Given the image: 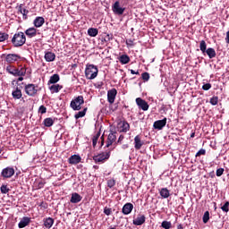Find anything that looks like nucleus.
Returning a JSON list of instances; mask_svg holds the SVG:
<instances>
[{
  "label": "nucleus",
  "instance_id": "f257e3e1",
  "mask_svg": "<svg viewBox=\"0 0 229 229\" xmlns=\"http://www.w3.org/2000/svg\"><path fill=\"white\" fill-rule=\"evenodd\" d=\"M11 42L13 47H22L26 44V35L22 31L16 32L13 36Z\"/></svg>",
  "mask_w": 229,
  "mask_h": 229
},
{
  "label": "nucleus",
  "instance_id": "f03ea898",
  "mask_svg": "<svg viewBox=\"0 0 229 229\" xmlns=\"http://www.w3.org/2000/svg\"><path fill=\"white\" fill-rule=\"evenodd\" d=\"M5 71L17 78V76H26V67L17 68L15 66L9 65L5 68Z\"/></svg>",
  "mask_w": 229,
  "mask_h": 229
},
{
  "label": "nucleus",
  "instance_id": "7ed1b4c3",
  "mask_svg": "<svg viewBox=\"0 0 229 229\" xmlns=\"http://www.w3.org/2000/svg\"><path fill=\"white\" fill-rule=\"evenodd\" d=\"M98 72H99L98 66L94 64H88L86 66L85 76L87 80H95V78H98Z\"/></svg>",
  "mask_w": 229,
  "mask_h": 229
},
{
  "label": "nucleus",
  "instance_id": "20e7f679",
  "mask_svg": "<svg viewBox=\"0 0 229 229\" xmlns=\"http://www.w3.org/2000/svg\"><path fill=\"white\" fill-rule=\"evenodd\" d=\"M25 94L30 98H35L38 93V90H42V88H38V85L33 83L25 84L24 86Z\"/></svg>",
  "mask_w": 229,
  "mask_h": 229
},
{
  "label": "nucleus",
  "instance_id": "39448f33",
  "mask_svg": "<svg viewBox=\"0 0 229 229\" xmlns=\"http://www.w3.org/2000/svg\"><path fill=\"white\" fill-rule=\"evenodd\" d=\"M110 158V151L109 152H102L100 154L93 156V160L95 164H105L106 160Z\"/></svg>",
  "mask_w": 229,
  "mask_h": 229
},
{
  "label": "nucleus",
  "instance_id": "423d86ee",
  "mask_svg": "<svg viewBox=\"0 0 229 229\" xmlns=\"http://www.w3.org/2000/svg\"><path fill=\"white\" fill-rule=\"evenodd\" d=\"M85 103V100L83 99V96H78L74 99L71 101L70 106L72 108V110H80L81 108V105Z\"/></svg>",
  "mask_w": 229,
  "mask_h": 229
},
{
  "label": "nucleus",
  "instance_id": "0eeeda50",
  "mask_svg": "<svg viewBox=\"0 0 229 229\" xmlns=\"http://www.w3.org/2000/svg\"><path fill=\"white\" fill-rule=\"evenodd\" d=\"M117 130L119 133H127V131H130V123H128L126 120L120 121L118 123Z\"/></svg>",
  "mask_w": 229,
  "mask_h": 229
},
{
  "label": "nucleus",
  "instance_id": "6e6552de",
  "mask_svg": "<svg viewBox=\"0 0 229 229\" xmlns=\"http://www.w3.org/2000/svg\"><path fill=\"white\" fill-rule=\"evenodd\" d=\"M13 174H15V169L12 166H7L4 168L1 172V176L4 177V179L12 178Z\"/></svg>",
  "mask_w": 229,
  "mask_h": 229
},
{
  "label": "nucleus",
  "instance_id": "1a4fd4ad",
  "mask_svg": "<svg viewBox=\"0 0 229 229\" xmlns=\"http://www.w3.org/2000/svg\"><path fill=\"white\" fill-rule=\"evenodd\" d=\"M126 9L124 7H121V4L119 1H116L113 5H112V11L114 13V15H123L124 13V11Z\"/></svg>",
  "mask_w": 229,
  "mask_h": 229
},
{
  "label": "nucleus",
  "instance_id": "9d476101",
  "mask_svg": "<svg viewBox=\"0 0 229 229\" xmlns=\"http://www.w3.org/2000/svg\"><path fill=\"white\" fill-rule=\"evenodd\" d=\"M136 104L139 108L143 110V112H148V110H149V104H148L147 101L142 99L141 98H136Z\"/></svg>",
  "mask_w": 229,
  "mask_h": 229
},
{
  "label": "nucleus",
  "instance_id": "9b49d317",
  "mask_svg": "<svg viewBox=\"0 0 229 229\" xmlns=\"http://www.w3.org/2000/svg\"><path fill=\"white\" fill-rule=\"evenodd\" d=\"M117 97V89L113 88L107 91V101L110 105H114L115 103V98Z\"/></svg>",
  "mask_w": 229,
  "mask_h": 229
},
{
  "label": "nucleus",
  "instance_id": "f8f14e48",
  "mask_svg": "<svg viewBox=\"0 0 229 229\" xmlns=\"http://www.w3.org/2000/svg\"><path fill=\"white\" fill-rule=\"evenodd\" d=\"M166 124H167V118H164L163 120H157L154 122L153 128L154 130H164Z\"/></svg>",
  "mask_w": 229,
  "mask_h": 229
},
{
  "label": "nucleus",
  "instance_id": "ddd939ff",
  "mask_svg": "<svg viewBox=\"0 0 229 229\" xmlns=\"http://www.w3.org/2000/svg\"><path fill=\"white\" fill-rule=\"evenodd\" d=\"M21 55L17 54H7L6 62L7 64H15V62H19L21 60Z\"/></svg>",
  "mask_w": 229,
  "mask_h": 229
},
{
  "label": "nucleus",
  "instance_id": "4468645a",
  "mask_svg": "<svg viewBox=\"0 0 229 229\" xmlns=\"http://www.w3.org/2000/svg\"><path fill=\"white\" fill-rule=\"evenodd\" d=\"M144 223H146V216L144 215H138V216L132 221V225L135 226H142Z\"/></svg>",
  "mask_w": 229,
  "mask_h": 229
},
{
  "label": "nucleus",
  "instance_id": "2eb2a0df",
  "mask_svg": "<svg viewBox=\"0 0 229 229\" xmlns=\"http://www.w3.org/2000/svg\"><path fill=\"white\" fill-rule=\"evenodd\" d=\"M142 146H144V140H142V136L138 134L134 137V148L139 150Z\"/></svg>",
  "mask_w": 229,
  "mask_h": 229
},
{
  "label": "nucleus",
  "instance_id": "dca6fc26",
  "mask_svg": "<svg viewBox=\"0 0 229 229\" xmlns=\"http://www.w3.org/2000/svg\"><path fill=\"white\" fill-rule=\"evenodd\" d=\"M81 162V157L80 155H72L68 158V163L71 164V165H77V164H80Z\"/></svg>",
  "mask_w": 229,
  "mask_h": 229
},
{
  "label": "nucleus",
  "instance_id": "f3484780",
  "mask_svg": "<svg viewBox=\"0 0 229 229\" xmlns=\"http://www.w3.org/2000/svg\"><path fill=\"white\" fill-rule=\"evenodd\" d=\"M115 133H117L116 131H111L107 137V141H106V148H108L109 146H112V144H114L115 142V140H117V136H115Z\"/></svg>",
  "mask_w": 229,
  "mask_h": 229
},
{
  "label": "nucleus",
  "instance_id": "a211bd4d",
  "mask_svg": "<svg viewBox=\"0 0 229 229\" xmlns=\"http://www.w3.org/2000/svg\"><path fill=\"white\" fill-rule=\"evenodd\" d=\"M133 210V204L128 202L126 203L123 208L122 212L124 216H128V214H131V211Z\"/></svg>",
  "mask_w": 229,
  "mask_h": 229
},
{
  "label": "nucleus",
  "instance_id": "6ab92c4d",
  "mask_svg": "<svg viewBox=\"0 0 229 229\" xmlns=\"http://www.w3.org/2000/svg\"><path fill=\"white\" fill-rule=\"evenodd\" d=\"M46 22V20L42 16H38L33 21V24L35 28H42L44 26V23Z\"/></svg>",
  "mask_w": 229,
  "mask_h": 229
},
{
  "label": "nucleus",
  "instance_id": "aec40b11",
  "mask_svg": "<svg viewBox=\"0 0 229 229\" xmlns=\"http://www.w3.org/2000/svg\"><path fill=\"white\" fill-rule=\"evenodd\" d=\"M22 6V4L19 5L18 13H21L23 21H28V13H30V11L28 9H23Z\"/></svg>",
  "mask_w": 229,
  "mask_h": 229
},
{
  "label": "nucleus",
  "instance_id": "412c9836",
  "mask_svg": "<svg viewBox=\"0 0 229 229\" xmlns=\"http://www.w3.org/2000/svg\"><path fill=\"white\" fill-rule=\"evenodd\" d=\"M25 35L28 38H33L37 35V29L35 27H30L25 30Z\"/></svg>",
  "mask_w": 229,
  "mask_h": 229
},
{
  "label": "nucleus",
  "instance_id": "4be33fe9",
  "mask_svg": "<svg viewBox=\"0 0 229 229\" xmlns=\"http://www.w3.org/2000/svg\"><path fill=\"white\" fill-rule=\"evenodd\" d=\"M81 199H83V197H81V195H80V193L73 192V193H72L70 201L73 204H76V203H80V201H81Z\"/></svg>",
  "mask_w": 229,
  "mask_h": 229
},
{
  "label": "nucleus",
  "instance_id": "5701e85b",
  "mask_svg": "<svg viewBox=\"0 0 229 229\" xmlns=\"http://www.w3.org/2000/svg\"><path fill=\"white\" fill-rule=\"evenodd\" d=\"M30 223H31V218L28 216H24L18 224V226L19 228H26V226H28Z\"/></svg>",
  "mask_w": 229,
  "mask_h": 229
},
{
  "label": "nucleus",
  "instance_id": "b1692460",
  "mask_svg": "<svg viewBox=\"0 0 229 229\" xmlns=\"http://www.w3.org/2000/svg\"><path fill=\"white\" fill-rule=\"evenodd\" d=\"M64 89V86L60 84H53L52 86L49 87V90L51 91V94H58L60 90Z\"/></svg>",
  "mask_w": 229,
  "mask_h": 229
},
{
  "label": "nucleus",
  "instance_id": "393cba45",
  "mask_svg": "<svg viewBox=\"0 0 229 229\" xmlns=\"http://www.w3.org/2000/svg\"><path fill=\"white\" fill-rule=\"evenodd\" d=\"M57 121L56 118H51V117H48V118H46L44 121H43V124L44 126H46L47 128H51V126H53L55 124V122Z\"/></svg>",
  "mask_w": 229,
  "mask_h": 229
},
{
  "label": "nucleus",
  "instance_id": "a878e982",
  "mask_svg": "<svg viewBox=\"0 0 229 229\" xmlns=\"http://www.w3.org/2000/svg\"><path fill=\"white\" fill-rule=\"evenodd\" d=\"M12 96L13 99H21L22 98V91L21 89H19V87H17L15 90L12 92Z\"/></svg>",
  "mask_w": 229,
  "mask_h": 229
},
{
  "label": "nucleus",
  "instance_id": "bb28decb",
  "mask_svg": "<svg viewBox=\"0 0 229 229\" xmlns=\"http://www.w3.org/2000/svg\"><path fill=\"white\" fill-rule=\"evenodd\" d=\"M55 59H56V55H55V53H53V52H47L45 54V60H46V62H55Z\"/></svg>",
  "mask_w": 229,
  "mask_h": 229
},
{
  "label": "nucleus",
  "instance_id": "cd10ccee",
  "mask_svg": "<svg viewBox=\"0 0 229 229\" xmlns=\"http://www.w3.org/2000/svg\"><path fill=\"white\" fill-rule=\"evenodd\" d=\"M58 81H60V75H58V73L53 74L49 81H48V85H54L58 83Z\"/></svg>",
  "mask_w": 229,
  "mask_h": 229
},
{
  "label": "nucleus",
  "instance_id": "c85d7f7f",
  "mask_svg": "<svg viewBox=\"0 0 229 229\" xmlns=\"http://www.w3.org/2000/svg\"><path fill=\"white\" fill-rule=\"evenodd\" d=\"M118 60L122 64V65H126V64H130V56L128 55H122L118 58Z\"/></svg>",
  "mask_w": 229,
  "mask_h": 229
},
{
  "label": "nucleus",
  "instance_id": "c756f323",
  "mask_svg": "<svg viewBox=\"0 0 229 229\" xmlns=\"http://www.w3.org/2000/svg\"><path fill=\"white\" fill-rule=\"evenodd\" d=\"M205 55H208V58H210V59L216 58V49H214L212 47H208L207 49V51L205 52Z\"/></svg>",
  "mask_w": 229,
  "mask_h": 229
},
{
  "label": "nucleus",
  "instance_id": "7c9ffc66",
  "mask_svg": "<svg viewBox=\"0 0 229 229\" xmlns=\"http://www.w3.org/2000/svg\"><path fill=\"white\" fill-rule=\"evenodd\" d=\"M44 185H46V182H44V180H37L34 182V187L37 191L44 189Z\"/></svg>",
  "mask_w": 229,
  "mask_h": 229
},
{
  "label": "nucleus",
  "instance_id": "2f4dec72",
  "mask_svg": "<svg viewBox=\"0 0 229 229\" xmlns=\"http://www.w3.org/2000/svg\"><path fill=\"white\" fill-rule=\"evenodd\" d=\"M159 194L162 198H164L165 199L169 198V196H171V194L169 193V190L167 188H162L159 191Z\"/></svg>",
  "mask_w": 229,
  "mask_h": 229
},
{
  "label": "nucleus",
  "instance_id": "473e14b6",
  "mask_svg": "<svg viewBox=\"0 0 229 229\" xmlns=\"http://www.w3.org/2000/svg\"><path fill=\"white\" fill-rule=\"evenodd\" d=\"M101 137V131H98L92 138V146L93 148H96L98 145V140H99V138Z\"/></svg>",
  "mask_w": 229,
  "mask_h": 229
},
{
  "label": "nucleus",
  "instance_id": "72a5a7b5",
  "mask_svg": "<svg viewBox=\"0 0 229 229\" xmlns=\"http://www.w3.org/2000/svg\"><path fill=\"white\" fill-rule=\"evenodd\" d=\"M54 224H55V219L51 217H47L44 220V226H46L48 229L51 228V226H53Z\"/></svg>",
  "mask_w": 229,
  "mask_h": 229
},
{
  "label": "nucleus",
  "instance_id": "f704fd0d",
  "mask_svg": "<svg viewBox=\"0 0 229 229\" xmlns=\"http://www.w3.org/2000/svg\"><path fill=\"white\" fill-rule=\"evenodd\" d=\"M98 33H99V30H98V29H96V28H89L88 30V35L89 37H98Z\"/></svg>",
  "mask_w": 229,
  "mask_h": 229
},
{
  "label": "nucleus",
  "instance_id": "c9c22d12",
  "mask_svg": "<svg viewBox=\"0 0 229 229\" xmlns=\"http://www.w3.org/2000/svg\"><path fill=\"white\" fill-rule=\"evenodd\" d=\"M87 114V107H85L82 111L78 112L74 117L75 119H81V117H85Z\"/></svg>",
  "mask_w": 229,
  "mask_h": 229
},
{
  "label": "nucleus",
  "instance_id": "e433bc0d",
  "mask_svg": "<svg viewBox=\"0 0 229 229\" xmlns=\"http://www.w3.org/2000/svg\"><path fill=\"white\" fill-rule=\"evenodd\" d=\"M199 49H200L202 55H205V52L207 51V42H205V40L200 41Z\"/></svg>",
  "mask_w": 229,
  "mask_h": 229
},
{
  "label": "nucleus",
  "instance_id": "4c0bfd02",
  "mask_svg": "<svg viewBox=\"0 0 229 229\" xmlns=\"http://www.w3.org/2000/svg\"><path fill=\"white\" fill-rule=\"evenodd\" d=\"M209 219H210V212L206 211L203 215L202 221L205 225H207V223H208Z\"/></svg>",
  "mask_w": 229,
  "mask_h": 229
},
{
  "label": "nucleus",
  "instance_id": "58836bf2",
  "mask_svg": "<svg viewBox=\"0 0 229 229\" xmlns=\"http://www.w3.org/2000/svg\"><path fill=\"white\" fill-rule=\"evenodd\" d=\"M209 103L213 106H216V105H217V103H219V97L214 96L213 98H210Z\"/></svg>",
  "mask_w": 229,
  "mask_h": 229
},
{
  "label": "nucleus",
  "instance_id": "ea45409f",
  "mask_svg": "<svg viewBox=\"0 0 229 229\" xmlns=\"http://www.w3.org/2000/svg\"><path fill=\"white\" fill-rule=\"evenodd\" d=\"M9 35L6 32H0V42H4V40H8Z\"/></svg>",
  "mask_w": 229,
  "mask_h": 229
},
{
  "label": "nucleus",
  "instance_id": "a19ab883",
  "mask_svg": "<svg viewBox=\"0 0 229 229\" xmlns=\"http://www.w3.org/2000/svg\"><path fill=\"white\" fill-rule=\"evenodd\" d=\"M161 227L165 229H170L172 227V224L169 221H163L161 224Z\"/></svg>",
  "mask_w": 229,
  "mask_h": 229
},
{
  "label": "nucleus",
  "instance_id": "79ce46f5",
  "mask_svg": "<svg viewBox=\"0 0 229 229\" xmlns=\"http://www.w3.org/2000/svg\"><path fill=\"white\" fill-rule=\"evenodd\" d=\"M0 191L2 192V194H8V192H10V190L8 189V186L3 184L1 187H0Z\"/></svg>",
  "mask_w": 229,
  "mask_h": 229
},
{
  "label": "nucleus",
  "instance_id": "37998d69",
  "mask_svg": "<svg viewBox=\"0 0 229 229\" xmlns=\"http://www.w3.org/2000/svg\"><path fill=\"white\" fill-rule=\"evenodd\" d=\"M127 47H133L135 46V39H126Z\"/></svg>",
  "mask_w": 229,
  "mask_h": 229
},
{
  "label": "nucleus",
  "instance_id": "c03bdc74",
  "mask_svg": "<svg viewBox=\"0 0 229 229\" xmlns=\"http://www.w3.org/2000/svg\"><path fill=\"white\" fill-rule=\"evenodd\" d=\"M141 78L143 81H149V73L148 72H143Z\"/></svg>",
  "mask_w": 229,
  "mask_h": 229
},
{
  "label": "nucleus",
  "instance_id": "a18cd8bd",
  "mask_svg": "<svg viewBox=\"0 0 229 229\" xmlns=\"http://www.w3.org/2000/svg\"><path fill=\"white\" fill-rule=\"evenodd\" d=\"M223 212H229V201H226L224 206L221 207Z\"/></svg>",
  "mask_w": 229,
  "mask_h": 229
},
{
  "label": "nucleus",
  "instance_id": "49530a36",
  "mask_svg": "<svg viewBox=\"0 0 229 229\" xmlns=\"http://www.w3.org/2000/svg\"><path fill=\"white\" fill-rule=\"evenodd\" d=\"M114 186H115V181L114 179H109L107 181V187H109V189H112Z\"/></svg>",
  "mask_w": 229,
  "mask_h": 229
},
{
  "label": "nucleus",
  "instance_id": "de8ad7c7",
  "mask_svg": "<svg viewBox=\"0 0 229 229\" xmlns=\"http://www.w3.org/2000/svg\"><path fill=\"white\" fill-rule=\"evenodd\" d=\"M46 112H47V108L45 106H40L38 108V113L44 114Z\"/></svg>",
  "mask_w": 229,
  "mask_h": 229
},
{
  "label": "nucleus",
  "instance_id": "09e8293b",
  "mask_svg": "<svg viewBox=\"0 0 229 229\" xmlns=\"http://www.w3.org/2000/svg\"><path fill=\"white\" fill-rule=\"evenodd\" d=\"M201 155H207V150H205V148H201L199 149L195 157H201Z\"/></svg>",
  "mask_w": 229,
  "mask_h": 229
},
{
  "label": "nucleus",
  "instance_id": "8fccbe9b",
  "mask_svg": "<svg viewBox=\"0 0 229 229\" xmlns=\"http://www.w3.org/2000/svg\"><path fill=\"white\" fill-rule=\"evenodd\" d=\"M212 89V84L206 83L202 86V90H210Z\"/></svg>",
  "mask_w": 229,
  "mask_h": 229
},
{
  "label": "nucleus",
  "instance_id": "3c124183",
  "mask_svg": "<svg viewBox=\"0 0 229 229\" xmlns=\"http://www.w3.org/2000/svg\"><path fill=\"white\" fill-rule=\"evenodd\" d=\"M104 214H106V216H111L112 215V208L106 207L104 208Z\"/></svg>",
  "mask_w": 229,
  "mask_h": 229
},
{
  "label": "nucleus",
  "instance_id": "603ef678",
  "mask_svg": "<svg viewBox=\"0 0 229 229\" xmlns=\"http://www.w3.org/2000/svg\"><path fill=\"white\" fill-rule=\"evenodd\" d=\"M225 173V168H218L216 170V176H223V174Z\"/></svg>",
  "mask_w": 229,
  "mask_h": 229
},
{
  "label": "nucleus",
  "instance_id": "864d4df0",
  "mask_svg": "<svg viewBox=\"0 0 229 229\" xmlns=\"http://www.w3.org/2000/svg\"><path fill=\"white\" fill-rule=\"evenodd\" d=\"M100 148H103V146H105V135L103 134L101 137H100Z\"/></svg>",
  "mask_w": 229,
  "mask_h": 229
},
{
  "label": "nucleus",
  "instance_id": "5fc2aeb1",
  "mask_svg": "<svg viewBox=\"0 0 229 229\" xmlns=\"http://www.w3.org/2000/svg\"><path fill=\"white\" fill-rule=\"evenodd\" d=\"M123 140H124V135H120L118 138V143L123 142Z\"/></svg>",
  "mask_w": 229,
  "mask_h": 229
},
{
  "label": "nucleus",
  "instance_id": "6e6d98bb",
  "mask_svg": "<svg viewBox=\"0 0 229 229\" xmlns=\"http://www.w3.org/2000/svg\"><path fill=\"white\" fill-rule=\"evenodd\" d=\"M6 56H8V55H6V54H2V55H0V58H1L2 60H4V61L6 62Z\"/></svg>",
  "mask_w": 229,
  "mask_h": 229
},
{
  "label": "nucleus",
  "instance_id": "4d7b16f0",
  "mask_svg": "<svg viewBox=\"0 0 229 229\" xmlns=\"http://www.w3.org/2000/svg\"><path fill=\"white\" fill-rule=\"evenodd\" d=\"M225 42L229 44V30L226 32Z\"/></svg>",
  "mask_w": 229,
  "mask_h": 229
},
{
  "label": "nucleus",
  "instance_id": "13d9d810",
  "mask_svg": "<svg viewBox=\"0 0 229 229\" xmlns=\"http://www.w3.org/2000/svg\"><path fill=\"white\" fill-rule=\"evenodd\" d=\"M19 81H24V77L23 76H18L17 83H19Z\"/></svg>",
  "mask_w": 229,
  "mask_h": 229
},
{
  "label": "nucleus",
  "instance_id": "bf43d9fd",
  "mask_svg": "<svg viewBox=\"0 0 229 229\" xmlns=\"http://www.w3.org/2000/svg\"><path fill=\"white\" fill-rule=\"evenodd\" d=\"M107 42H110V40H112V36H110V34H107L106 37Z\"/></svg>",
  "mask_w": 229,
  "mask_h": 229
},
{
  "label": "nucleus",
  "instance_id": "052dcab7",
  "mask_svg": "<svg viewBox=\"0 0 229 229\" xmlns=\"http://www.w3.org/2000/svg\"><path fill=\"white\" fill-rule=\"evenodd\" d=\"M131 74H140L139 71L135 72L134 70H131Z\"/></svg>",
  "mask_w": 229,
  "mask_h": 229
},
{
  "label": "nucleus",
  "instance_id": "680f3d73",
  "mask_svg": "<svg viewBox=\"0 0 229 229\" xmlns=\"http://www.w3.org/2000/svg\"><path fill=\"white\" fill-rule=\"evenodd\" d=\"M177 229H183V225L179 224V225H177Z\"/></svg>",
  "mask_w": 229,
  "mask_h": 229
},
{
  "label": "nucleus",
  "instance_id": "e2e57ef3",
  "mask_svg": "<svg viewBox=\"0 0 229 229\" xmlns=\"http://www.w3.org/2000/svg\"><path fill=\"white\" fill-rule=\"evenodd\" d=\"M195 136H196V133H195V132H192V133L191 134V139H194Z\"/></svg>",
  "mask_w": 229,
  "mask_h": 229
}]
</instances>
